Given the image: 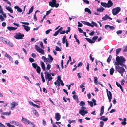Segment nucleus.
Listing matches in <instances>:
<instances>
[{"mask_svg":"<svg viewBox=\"0 0 127 127\" xmlns=\"http://www.w3.org/2000/svg\"><path fill=\"white\" fill-rule=\"evenodd\" d=\"M121 11V8L119 7H117L113 8L112 10V12L114 15L117 14Z\"/></svg>","mask_w":127,"mask_h":127,"instance_id":"423d86ee","label":"nucleus"},{"mask_svg":"<svg viewBox=\"0 0 127 127\" xmlns=\"http://www.w3.org/2000/svg\"><path fill=\"white\" fill-rule=\"evenodd\" d=\"M14 8L15 9H16L18 11L20 12H21L22 11V10L18 6H15L14 7Z\"/></svg>","mask_w":127,"mask_h":127,"instance_id":"b1692460","label":"nucleus"},{"mask_svg":"<svg viewBox=\"0 0 127 127\" xmlns=\"http://www.w3.org/2000/svg\"><path fill=\"white\" fill-rule=\"evenodd\" d=\"M101 5L105 7H108L107 3L105 2H101Z\"/></svg>","mask_w":127,"mask_h":127,"instance_id":"f704fd0d","label":"nucleus"},{"mask_svg":"<svg viewBox=\"0 0 127 127\" xmlns=\"http://www.w3.org/2000/svg\"><path fill=\"white\" fill-rule=\"evenodd\" d=\"M35 49L37 51L42 54L43 55L44 54V52L43 50L40 48L37 45H35Z\"/></svg>","mask_w":127,"mask_h":127,"instance_id":"1a4fd4ad","label":"nucleus"},{"mask_svg":"<svg viewBox=\"0 0 127 127\" xmlns=\"http://www.w3.org/2000/svg\"><path fill=\"white\" fill-rule=\"evenodd\" d=\"M116 62H115L116 65L115 68L116 71L119 73H124L125 72V69L124 68V67L126 68V66L125 64L126 60L122 56H117L116 59Z\"/></svg>","mask_w":127,"mask_h":127,"instance_id":"f257e3e1","label":"nucleus"},{"mask_svg":"<svg viewBox=\"0 0 127 127\" xmlns=\"http://www.w3.org/2000/svg\"><path fill=\"white\" fill-rule=\"evenodd\" d=\"M109 92V93H107V94L109 101V102H110L111 101V99L112 98V94L110 91Z\"/></svg>","mask_w":127,"mask_h":127,"instance_id":"4468645a","label":"nucleus"},{"mask_svg":"<svg viewBox=\"0 0 127 127\" xmlns=\"http://www.w3.org/2000/svg\"><path fill=\"white\" fill-rule=\"evenodd\" d=\"M83 64V63L82 62H80L76 66V67H78L80 66H81Z\"/></svg>","mask_w":127,"mask_h":127,"instance_id":"bf43d9fd","label":"nucleus"},{"mask_svg":"<svg viewBox=\"0 0 127 127\" xmlns=\"http://www.w3.org/2000/svg\"><path fill=\"white\" fill-rule=\"evenodd\" d=\"M24 123L28 125L31 124L32 125V127H35V125L33 122H31L27 119L22 117V119L21 120Z\"/></svg>","mask_w":127,"mask_h":127,"instance_id":"20e7f679","label":"nucleus"},{"mask_svg":"<svg viewBox=\"0 0 127 127\" xmlns=\"http://www.w3.org/2000/svg\"><path fill=\"white\" fill-rule=\"evenodd\" d=\"M123 120L124 121L122 122L121 124L123 125H125L127 124V123L126 122L127 119L126 118H124Z\"/></svg>","mask_w":127,"mask_h":127,"instance_id":"a19ab883","label":"nucleus"},{"mask_svg":"<svg viewBox=\"0 0 127 127\" xmlns=\"http://www.w3.org/2000/svg\"><path fill=\"white\" fill-rule=\"evenodd\" d=\"M0 19L2 21L5 20L3 18L2 15H0Z\"/></svg>","mask_w":127,"mask_h":127,"instance_id":"5fc2aeb1","label":"nucleus"},{"mask_svg":"<svg viewBox=\"0 0 127 127\" xmlns=\"http://www.w3.org/2000/svg\"><path fill=\"white\" fill-rule=\"evenodd\" d=\"M52 10V9H51L49 11H47L46 12V15H46V16L47 15H49V14L51 12V11Z\"/></svg>","mask_w":127,"mask_h":127,"instance_id":"8fccbe9b","label":"nucleus"},{"mask_svg":"<svg viewBox=\"0 0 127 127\" xmlns=\"http://www.w3.org/2000/svg\"><path fill=\"white\" fill-rule=\"evenodd\" d=\"M59 32L58 31H57L53 34V36H56L59 34Z\"/></svg>","mask_w":127,"mask_h":127,"instance_id":"774afa93","label":"nucleus"},{"mask_svg":"<svg viewBox=\"0 0 127 127\" xmlns=\"http://www.w3.org/2000/svg\"><path fill=\"white\" fill-rule=\"evenodd\" d=\"M104 9L102 7L99 8L97 9V11L99 12H102L103 11Z\"/></svg>","mask_w":127,"mask_h":127,"instance_id":"e433bc0d","label":"nucleus"},{"mask_svg":"<svg viewBox=\"0 0 127 127\" xmlns=\"http://www.w3.org/2000/svg\"><path fill=\"white\" fill-rule=\"evenodd\" d=\"M104 107L103 106H102L100 109V113L99 116H101L103 114L104 112Z\"/></svg>","mask_w":127,"mask_h":127,"instance_id":"aec40b11","label":"nucleus"},{"mask_svg":"<svg viewBox=\"0 0 127 127\" xmlns=\"http://www.w3.org/2000/svg\"><path fill=\"white\" fill-rule=\"evenodd\" d=\"M104 122L103 121H101L100 122V126L102 127L104 125Z\"/></svg>","mask_w":127,"mask_h":127,"instance_id":"3c124183","label":"nucleus"},{"mask_svg":"<svg viewBox=\"0 0 127 127\" xmlns=\"http://www.w3.org/2000/svg\"><path fill=\"white\" fill-rule=\"evenodd\" d=\"M67 28L68 29V30H67L66 32V33L67 34H68V32H69L70 31V28L69 27H67Z\"/></svg>","mask_w":127,"mask_h":127,"instance_id":"13d9d810","label":"nucleus"},{"mask_svg":"<svg viewBox=\"0 0 127 127\" xmlns=\"http://www.w3.org/2000/svg\"><path fill=\"white\" fill-rule=\"evenodd\" d=\"M85 39L89 43H94L95 42V41H93L92 39H89V38H86Z\"/></svg>","mask_w":127,"mask_h":127,"instance_id":"393cba45","label":"nucleus"},{"mask_svg":"<svg viewBox=\"0 0 127 127\" xmlns=\"http://www.w3.org/2000/svg\"><path fill=\"white\" fill-rule=\"evenodd\" d=\"M32 65L33 67L35 69H36L38 66H37V64L35 63H32Z\"/></svg>","mask_w":127,"mask_h":127,"instance_id":"58836bf2","label":"nucleus"},{"mask_svg":"<svg viewBox=\"0 0 127 127\" xmlns=\"http://www.w3.org/2000/svg\"><path fill=\"white\" fill-rule=\"evenodd\" d=\"M24 36V34H21L20 32L16 33L15 35L14 36V37L17 39H22Z\"/></svg>","mask_w":127,"mask_h":127,"instance_id":"0eeeda50","label":"nucleus"},{"mask_svg":"<svg viewBox=\"0 0 127 127\" xmlns=\"http://www.w3.org/2000/svg\"><path fill=\"white\" fill-rule=\"evenodd\" d=\"M9 122L11 124L16 125L17 126L22 127V125L17 121L15 120H10Z\"/></svg>","mask_w":127,"mask_h":127,"instance_id":"9d476101","label":"nucleus"},{"mask_svg":"<svg viewBox=\"0 0 127 127\" xmlns=\"http://www.w3.org/2000/svg\"><path fill=\"white\" fill-rule=\"evenodd\" d=\"M95 80H94V82L95 85H97V77H94Z\"/></svg>","mask_w":127,"mask_h":127,"instance_id":"37998d69","label":"nucleus"},{"mask_svg":"<svg viewBox=\"0 0 127 127\" xmlns=\"http://www.w3.org/2000/svg\"><path fill=\"white\" fill-rule=\"evenodd\" d=\"M29 60L30 62L31 63H32L34 61V60L31 58H29Z\"/></svg>","mask_w":127,"mask_h":127,"instance_id":"052dcab7","label":"nucleus"},{"mask_svg":"<svg viewBox=\"0 0 127 127\" xmlns=\"http://www.w3.org/2000/svg\"><path fill=\"white\" fill-rule=\"evenodd\" d=\"M83 1L85 3L87 4H89V1L88 0H83Z\"/></svg>","mask_w":127,"mask_h":127,"instance_id":"338daca9","label":"nucleus"},{"mask_svg":"<svg viewBox=\"0 0 127 127\" xmlns=\"http://www.w3.org/2000/svg\"><path fill=\"white\" fill-rule=\"evenodd\" d=\"M122 32V31L121 30L117 31L116 32V33L117 34L119 35V34H121Z\"/></svg>","mask_w":127,"mask_h":127,"instance_id":"680f3d73","label":"nucleus"},{"mask_svg":"<svg viewBox=\"0 0 127 127\" xmlns=\"http://www.w3.org/2000/svg\"><path fill=\"white\" fill-rule=\"evenodd\" d=\"M42 59L44 60V62H46V58L45 56H42Z\"/></svg>","mask_w":127,"mask_h":127,"instance_id":"603ef678","label":"nucleus"},{"mask_svg":"<svg viewBox=\"0 0 127 127\" xmlns=\"http://www.w3.org/2000/svg\"><path fill=\"white\" fill-rule=\"evenodd\" d=\"M11 114V111H10L9 112H6L3 113H1L2 115H4L9 116Z\"/></svg>","mask_w":127,"mask_h":127,"instance_id":"5701e85b","label":"nucleus"},{"mask_svg":"<svg viewBox=\"0 0 127 127\" xmlns=\"http://www.w3.org/2000/svg\"><path fill=\"white\" fill-rule=\"evenodd\" d=\"M6 44L11 47H13V44L9 40H7Z\"/></svg>","mask_w":127,"mask_h":127,"instance_id":"c85d7f7f","label":"nucleus"},{"mask_svg":"<svg viewBox=\"0 0 127 127\" xmlns=\"http://www.w3.org/2000/svg\"><path fill=\"white\" fill-rule=\"evenodd\" d=\"M38 11H39H39H38V10H37L35 12V14H34V21H36L37 20V18L36 17V15H35V14L37 12H38Z\"/></svg>","mask_w":127,"mask_h":127,"instance_id":"c03bdc74","label":"nucleus"},{"mask_svg":"<svg viewBox=\"0 0 127 127\" xmlns=\"http://www.w3.org/2000/svg\"><path fill=\"white\" fill-rule=\"evenodd\" d=\"M0 40L4 43H6L8 40L3 37H0Z\"/></svg>","mask_w":127,"mask_h":127,"instance_id":"412c9836","label":"nucleus"},{"mask_svg":"<svg viewBox=\"0 0 127 127\" xmlns=\"http://www.w3.org/2000/svg\"><path fill=\"white\" fill-rule=\"evenodd\" d=\"M22 26L24 27V29L27 32L29 31L30 30V27H29L24 25H23Z\"/></svg>","mask_w":127,"mask_h":127,"instance_id":"6ab92c4d","label":"nucleus"},{"mask_svg":"<svg viewBox=\"0 0 127 127\" xmlns=\"http://www.w3.org/2000/svg\"><path fill=\"white\" fill-rule=\"evenodd\" d=\"M114 72V69L113 67H112L110 69V73L111 75H112Z\"/></svg>","mask_w":127,"mask_h":127,"instance_id":"ea45409f","label":"nucleus"},{"mask_svg":"<svg viewBox=\"0 0 127 127\" xmlns=\"http://www.w3.org/2000/svg\"><path fill=\"white\" fill-rule=\"evenodd\" d=\"M105 117L104 116H101L100 118V120H102L105 122L106 121L108 120V118H105Z\"/></svg>","mask_w":127,"mask_h":127,"instance_id":"bb28decb","label":"nucleus"},{"mask_svg":"<svg viewBox=\"0 0 127 127\" xmlns=\"http://www.w3.org/2000/svg\"><path fill=\"white\" fill-rule=\"evenodd\" d=\"M5 8L11 13H13V10L12 8L10 7V6L7 7V6H6Z\"/></svg>","mask_w":127,"mask_h":127,"instance_id":"f3484780","label":"nucleus"},{"mask_svg":"<svg viewBox=\"0 0 127 127\" xmlns=\"http://www.w3.org/2000/svg\"><path fill=\"white\" fill-rule=\"evenodd\" d=\"M85 104V102L83 101H81L79 104L80 106H82V107H81V109L79 110V113L83 116L87 114L88 112L86 110V107L83 106H84Z\"/></svg>","mask_w":127,"mask_h":127,"instance_id":"f03ea898","label":"nucleus"},{"mask_svg":"<svg viewBox=\"0 0 127 127\" xmlns=\"http://www.w3.org/2000/svg\"><path fill=\"white\" fill-rule=\"evenodd\" d=\"M85 82H83L82 84L80 85V88H83V87H85Z\"/></svg>","mask_w":127,"mask_h":127,"instance_id":"49530a36","label":"nucleus"},{"mask_svg":"<svg viewBox=\"0 0 127 127\" xmlns=\"http://www.w3.org/2000/svg\"><path fill=\"white\" fill-rule=\"evenodd\" d=\"M78 27H81L82 26H83L82 24L80 22H78Z\"/></svg>","mask_w":127,"mask_h":127,"instance_id":"0e129e2a","label":"nucleus"},{"mask_svg":"<svg viewBox=\"0 0 127 127\" xmlns=\"http://www.w3.org/2000/svg\"><path fill=\"white\" fill-rule=\"evenodd\" d=\"M55 48V50L56 51H61V49L57 46H56Z\"/></svg>","mask_w":127,"mask_h":127,"instance_id":"a18cd8bd","label":"nucleus"},{"mask_svg":"<svg viewBox=\"0 0 127 127\" xmlns=\"http://www.w3.org/2000/svg\"><path fill=\"white\" fill-rule=\"evenodd\" d=\"M116 83L117 86L118 87H120V88L121 89V91H122L123 92L122 87L121 85L120 84L118 83L117 82H116Z\"/></svg>","mask_w":127,"mask_h":127,"instance_id":"c756f323","label":"nucleus"},{"mask_svg":"<svg viewBox=\"0 0 127 127\" xmlns=\"http://www.w3.org/2000/svg\"><path fill=\"white\" fill-rule=\"evenodd\" d=\"M107 4V6L108 8L110 7L113 6V3L111 0L108 1Z\"/></svg>","mask_w":127,"mask_h":127,"instance_id":"dca6fc26","label":"nucleus"},{"mask_svg":"<svg viewBox=\"0 0 127 127\" xmlns=\"http://www.w3.org/2000/svg\"><path fill=\"white\" fill-rule=\"evenodd\" d=\"M98 37L97 36H94L92 38V39L93 40H94L93 41H95L97 39Z\"/></svg>","mask_w":127,"mask_h":127,"instance_id":"864d4df0","label":"nucleus"},{"mask_svg":"<svg viewBox=\"0 0 127 127\" xmlns=\"http://www.w3.org/2000/svg\"><path fill=\"white\" fill-rule=\"evenodd\" d=\"M122 48H119L116 50V56H117L120 52L121 51Z\"/></svg>","mask_w":127,"mask_h":127,"instance_id":"473e14b6","label":"nucleus"},{"mask_svg":"<svg viewBox=\"0 0 127 127\" xmlns=\"http://www.w3.org/2000/svg\"><path fill=\"white\" fill-rule=\"evenodd\" d=\"M44 74H45V79L46 80H47V79L48 82L52 79V77L51 76V74L48 73L47 71H45Z\"/></svg>","mask_w":127,"mask_h":127,"instance_id":"6e6552de","label":"nucleus"},{"mask_svg":"<svg viewBox=\"0 0 127 127\" xmlns=\"http://www.w3.org/2000/svg\"><path fill=\"white\" fill-rule=\"evenodd\" d=\"M88 102L89 104L90 105L91 107H93V103L92 101H88Z\"/></svg>","mask_w":127,"mask_h":127,"instance_id":"09e8293b","label":"nucleus"},{"mask_svg":"<svg viewBox=\"0 0 127 127\" xmlns=\"http://www.w3.org/2000/svg\"><path fill=\"white\" fill-rule=\"evenodd\" d=\"M51 65L49 64H48L47 65V69L48 70H49L50 69V68H51Z\"/></svg>","mask_w":127,"mask_h":127,"instance_id":"de8ad7c7","label":"nucleus"},{"mask_svg":"<svg viewBox=\"0 0 127 127\" xmlns=\"http://www.w3.org/2000/svg\"><path fill=\"white\" fill-rule=\"evenodd\" d=\"M122 50L124 52H127V46L126 45H125L123 46Z\"/></svg>","mask_w":127,"mask_h":127,"instance_id":"cd10ccee","label":"nucleus"},{"mask_svg":"<svg viewBox=\"0 0 127 127\" xmlns=\"http://www.w3.org/2000/svg\"><path fill=\"white\" fill-rule=\"evenodd\" d=\"M85 12H87L90 14H91V10L88 8H85Z\"/></svg>","mask_w":127,"mask_h":127,"instance_id":"72a5a7b5","label":"nucleus"},{"mask_svg":"<svg viewBox=\"0 0 127 127\" xmlns=\"http://www.w3.org/2000/svg\"><path fill=\"white\" fill-rule=\"evenodd\" d=\"M52 31V30L51 29H49L48 30L46 31H45L46 34H48L50 32Z\"/></svg>","mask_w":127,"mask_h":127,"instance_id":"4d7b16f0","label":"nucleus"},{"mask_svg":"<svg viewBox=\"0 0 127 127\" xmlns=\"http://www.w3.org/2000/svg\"><path fill=\"white\" fill-rule=\"evenodd\" d=\"M33 6H32L29 11V12L28 13V14H29L32 13L33 11Z\"/></svg>","mask_w":127,"mask_h":127,"instance_id":"4c0bfd02","label":"nucleus"},{"mask_svg":"<svg viewBox=\"0 0 127 127\" xmlns=\"http://www.w3.org/2000/svg\"><path fill=\"white\" fill-rule=\"evenodd\" d=\"M49 4L52 7H55L57 8L59 6V4L58 3H56V0H52L51 1L49 2Z\"/></svg>","mask_w":127,"mask_h":127,"instance_id":"39448f33","label":"nucleus"},{"mask_svg":"<svg viewBox=\"0 0 127 127\" xmlns=\"http://www.w3.org/2000/svg\"><path fill=\"white\" fill-rule=\"evenodd\" d=\"M112 57V56L111 55H109L107 60V62L108 63H109L111 60Z\"/></svg>","mask_w":127,"mask_h":127,"instance_id":"c9c22d12","label":"nucleus"},{"mask_svg":"<svg viewBox=\"0 0 127 127\" xmlns=\"http://www.w3.org/2000/svg\"><path fill=\"white\" fill-rule=\"evenodd\" d=\"M78 29L79 30V31L80 32H81V33H83V31L81 28H78Z\"/></svg>","mask_w":127,"mask_h":127,"instance_id":"69168bd1","label":"nucleus"},{"mask_svg":"<svg viewBox=\"0 0 127 127\" xmlns=\"http://www.w3.org/2000/svg\"><path fill=\"white\" fill-rule=\"evenodd\" d=\"M108 19H109L111 20H112V18L110 17L107 15H106L104 17H103L102 19L103 20H106Z\"/></svg>","mask_w":127,"mask_h":127,"instance_id":"a211bd4d","label":"nucleus"},{"mask_svg":"<svg viewBox=\"0 0 127 127\" xmlns=\"http://www.w3.org/2000/svg\"><path fill=\"white\" fill-rule=\"evenodd\" d=\"M32 112L34 115L36 117H38L39 116V114L37 111L35 109H34L32 111Z\"/></svg>","mask_w":127,"mask_h":127,"instance_id":"a878e982","label":"nucleus"},{"mask_svg":"<svg viewBox=\"0 0 127 127\" xmlns=\"http://www.w3.org/2000/svg\"><path fill=\"white\" fill-rule=\"evenodd\" d=\"M40 45L41 48L44 49V47L43 45V43L42 42H41L40 43Z\"/></svg>","mask_w":127,"mask_h":127,"instance_id":"e2e57ef3","label":"nucleus"},{"mask_svg":"<svg viewBox=\"0 0 127 127\" xmlns=\"http://www.w3.org/2000/svg\"><path fill=\"white\" fill-rule=\"evenodd\" d=\"M73 98L75 100L78 99V97L77 95H75L73 96Z\"/></svg>","mask_w":127,"mask_h":127,"instance_id":"6e6d98bb","label":"nucleus"},{"mask_svg":"<svg viewBox=\"0 0 127 127\" xmlns=\"http://www.w3.org/2000/svg\"><path fill=\"white\" fill-rule=\"evenodd\" d=\"M105 27V29L108 30L109 29L110 30H113L115 29V27H114L109 25H106Z\"/></svg>","mask_w":127,"mask_h":127,"instance_id":"f8f14e48","label":"nucleus"},{"mask_svg":"<svg viewBox=\"0 0 127 127\" xmlns=\"http://www.w3.org/2000/svg\"><path fill=\"white\" fill-rule=\"evenodd\" d=\"M48 57H49V60H50V61H49V63H51L52 62V61L53 60V59L52 57V56L48 54Z\"/></svg>","mask_w":127,"mask_h":127,"instance_id":"2f4dec72","label":"nucleus"},{"mask_svg":"<svg viewBox=\"0 0 127 127\" xmlns=\"http://www.w3.org/2000/svg\"><path fill=\"white\" fill-rule=\"evenodd\" d=\"M17 27H8L7 29L9 31H14L17 29Z\"/></svg>","mask_w":127,"mask_h":127,"instance_id":"2eb2a0df","label":"nucleus"},{"mask_svg":"<svg viewBox=\"0 0 127 127\" xmlns=\"http://www.w3.org/2000/svg\"><path fill=\"white\" fill-rule=\"evenodd\" d=\"M36 71L37 73L39 74L40 73L41 68L39 66H38L36 68Z\"/></svg>","mask_w":127,"mask_h":127,"instance_id":"7c9ffc66","label":"nucleus"},{"mask_svg":"<svg viewBox=\"0 0 127 127\" xmlns=\"http://www.w3.org/2000/svg\"><path fill=\"white\" fill-rule=\"evenodd\" d=\"M55 119L57 121H58L60 120L61 116L59 113H56L55 114Z\"/></svg>","mask_w":127,"mask_h":127,"instance_id":"ddd939ff","label":"nucleus"},{"mask_svg":"<svg viewBox=\"0 0 127 127\" xmlns=\"http://www.w3.org/2000/svg\"><path fill=\"white\" fill-rule=\"evenodd\" d=\"M10 105H11V107H10V109L12 110H13L15 106H17L18 104L17 102L14 101L11 103Z\"/></svg>","mask_w":127,"mask_h":127,"instance_id":"9b49d317","label":"nucleus"},{"mask_svg":"<svg viewBox=\"0 0 127 127\" xmlns=\"http://www.w3.org/2000/svg\"><path fill=\"white\" fill-rule=\"evenodd\" d=\"M66 36H64L63 37V38L62 39V42L63 44H64L65 42H66Z\"/></svg>","mask_w":127,"mask_h":127,"instance_id":"79ce46f5","label":"nucleus"},{"mask_svg":"<svg viewBox=\"0 0 127 127\" xmlns=\"http://www.w3.org/2000/svg\"><path fill=\"white\" fill-rule=\"evenodd\" d=\"M81 22L84 25L89 26L92 28H93L94 26H95L96 27H97V24L94 21H92L91 23V24L92 25L88 22L83 21H81Z\"/></svg>","mask_w":127,"mask_h":127,"instance_id":"7ed1b4c3","label":"nucleus"},{"mask_svg":"<svg viewBox=\"0 0 127 127\" xmlns=\"http://www.w3.org/2000/svg\"><path fill=\"white\" fill-rule=\"evenodd\" d=\"M40 64L41 65L43 71L45 70V67L44 63L42 62H40Z\"/></svg>","mask_w":127,"mask_h":127,"instance_id":"4be33fe9","label":"nucleus"}]
</instances>
